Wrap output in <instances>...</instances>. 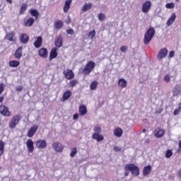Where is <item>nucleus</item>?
Wrapping results in <instances>:
<instances>
[{"label": "nucleus", "mask_w": 181, "mask_h": 181, "mask_svg": "<svg viewBox=\"0 0 181 181\" xmlns=\"http://www.w3.org/2000/svg\"><path fill=\"white\" fill-rule=\"evenodd\" d=\"M129 172H131L132 176H139L140 170L138 165L135 163H127L124 165V176L127 177L129 176Z\"/></svg>", "instance_id": "1"}, {"label": "nucleus", "mask_w": 181, "mask_h": 181, "mask_svg": "<svg viewBox=\"0 0 181 181\" xmlns=\"http://www.w3.org/2000/svg\"><path fill=\"white\" fill-rule=\"evenodd\" d=\"M156 33V31L155 30V28H153V27H150L144 34V45H149V43H151V41L153 39V36H155Z\"/></svg>", "instance_id": "2"}, {"label": "nucleus", "mask_w": 181, "mask_h": 181, "mask_svg": "<svg viewBox=\"0 0 181 181\" xmlns=\"http://www.w3.org/2000/svg\"><path fill=\"white\" fill-rule=\"evenodd\" d=\"M22 119V117H21V115H13L10 122H8V127L10 129H14V128H16V125L19 124L21 120Z\"/></svg>", "instance_id": "3"}, {"label": "nucleus", "mask_w": 181, "mask_h": 181, "mask_svg": "<svg viewBox=\"0 0 181 181\" xmlns=\"http://www.w3.org/2000/svg\"><path fill=\"white\" fill-rule=\"evenodd\" d=\"M95 69V62L93 61H88L83 68L82 73L86 76L90 74L93 70Z\"/></svg>", "instance_id": "4"}, {"label": "nucleus", "mask_w": 181, "mask_h": 181, "mask_svg": "<svg viewBox=\"0 0 181 181\" xmlns=\"http://www.w3.org/2000/svg\"><path fill=\"white\" fill-rule=\"evenodd\" d=\"M52 148L57 153H62L64 151V146L62 143L55 141L52 144Z\"/></svg>", "instance_id": "5"}, {"label": "nucleus", "mask_w": 181, "mask_h": 181, "mask_svg": "<svg viewBox=\"0 0 181 181\" xmlns=\"http://www.w3.org/2000/svg\"><path fill=\"white\" fill-rule=\"evenodd\" d=\"M0 114L4 117H11L12 112L9 111V108L5 105H0Z\"/></svg>", "instance_id": "6"}, {"label": "nucleus", "mask_w": 181, "mask_h": 181, "mask_svg": "<svg viewBox=\"0 0 181 181\" xmlns=\"http://www.w3.org/2000/svg\"><path fill=\"white\" fill-rule=\"evenodd\" d=\"M166 56H168V48H162L157 54V59L160 61L163 59H165Z\"/></svg>", "instance_id": "7"}, {"label": "nucleus", "mask_w": 181, "mask_h": 181, "mask_svg": "<svg viewBox=\"0 0 181 181\" xmlns=\"http://www.w3.org/2000/svg\"><path fill=\"white\" fill-rule=\"evenodd\" d=\"M63 74L66 80H73L74 78V72L71 69L64 70Z\"/></svg>", "instance_id": "8"}, {"label": "nucleus", "mask_w": 181, "mask_h": 181, "mask_svg": "<svg viewBox=\"0 0 181 181\" xmlns=\"http://www.w3.org/2000/svg\"><path fill=\"white\" fill-rule=\"evenodd\" d=\"M165 133L166 132L165 131V129L160 127H157L154 131V136L156 138H162Z\"/></svg>", "instance_id": "9"}, {"label": "nucleus", "mask_w": 181, "mask_h": 181, "mask_svg": "<svg viewBox=\"0 0 181 181\" xmlns=\"http://www.w3.org/2000/svg\"><path fill=\"white\" fill-rule=\"evenodd\" d=\"M37 129H39L38 125L31 127L27 133V136H28V138L33 137L35 136V134H36V132H37Z\"/></svg>", "instance_id": "10"}, {"label": "nucleus", "mask_w": 181, "mask_h": 181, "mask_svg": "<svg viewBox=\"0 0 181 181\" xmlns=\"http://www.w3.org/2000/svg\"><path fill=\"white\" fill-rule=\"evenodd\" d=\"M35 145L38 149H45L47 146V143L44 139H39L35 141Z\"/></svg>", "instance_id": "11"}, {"label": "nucleus", "mask_w": 181, "mask_h": 181, "mask_svg": "<svg viewBox=\"0 0 181 181\" xmlns=\"http://www.w3.org/2000/svg\"><path fill=\"white\" fill-rule=\"evenodd\" d=\"M151 6H152V3L150 1H146L142 5V12L143 13H148L149 10L151 9Z\"/></svg>", "instance_id": "12"}, {"label": "nucleus", "mask_w": 181, "mask_h": 181, "mask_svg": "<svg viewBox=\"0 0 181 181\" xmlns=\"http://www.w3.org/2000/svg\"><path fill=\"white\" fill-rule=\"evenodd\" d=\"M54 45L56 47L60 48L63 46V36L62 35H58L55 38Z\"/></svg>", "instance_id": "13"}, {"label": "nucleus", "mask_w": 181, "mask_h": 181, "mask_svg": "<svg viewBox=\"0 0 181 181\" xmlns=\"http://www.w3.org/2000/svg\"><path fill=\"white\" fill-rule=\"evenodd\" d=\"M6 40L8 42H15L16 37H15V31H10L5 36Z\"/></svg>", "instance_id": "14"}, {"label": "nucleus", "mask_w": 181, "mask_h": 181, "mask_svg": "<svg viewBox=\"0 0 181 181\" xmlns=\"http://www.w3.org/2000/svg\"><path fill=\"white\" fill-rule=\"evenodd\" d=\"M26 146L29 153H32L35 151V146L33 145V141L32 139H28L26 142Z\"/></svg>", "instance_id": "15"}, {"label": "nucleus", "mask_w": 181, "mask_h": 181, "mask_svg": "<svg viewBox=\"0 0 181 181\" xmlns=\"http://www.w3.org/2000/svg\"><path fill=\"white\" fill-rule=\"evenodd\" d=\"M22 47H19L15 52L14 53V57L17 60H21L22 59V56H23V54H22Z\"/></svg>", "instance_id": "16"}, {"label": "nucleus", "mask_w": 181, "mask_h": 181, "mask_svg": "<svg viewBox=\"0 0 181 181\" xmlns=\"http://www.w3.org/2000/svg\"><path fill=\"white\" fill-rule=\"evenodd\" d=\"M101 133H93L92 134V139L97 141V142H101L104 141V136L100 134Z\"/></svg>", "instance_id": "17"}, {"label": "nucleus", "mask_w": 181, "mask_h": 181, "mask_svg": "<svg viewBox=\"0 0 181 181\" xmlns=\"http://www.w3.org/2000/svg\"><path fill=\"white\" fill-rule=\"evenodd\" d=\"M38 54L40 57L46 59L49 54V52H47V49L46 48H40L38 51Z\"/></svg>", "instance_id": "18"}, {"label": "nucleus", "mask_w": 181, "mask_h": 181, "mask_svg": "<svg viewBox=\"0 0 181 181\" xmlns=\"http://www.w3.org/2000/svg\"><path fill=\"white\" fill-rule=\"evenodd\" d=\"M79 115L84 117L87 114V107L85 105H81L78 107Z\"/></svg>", "instance_id": "19"}, {"label": "nucleus", "mask_w": 181, "mask_h": 181, "mask_svg": "<svg viewBox=\"0 0 181 181\" xmlns=\"http://www.w3.org/2000/svg\"><path fill=\"white\" fill-rule=\"evenodd\" d=\"M63 26H64V23L62 20H57L54 23V29L57 30H59V29H62Z\"/></svg>", "instance_id": "20"}, {"label": "nucleus", "mask_w": 181, "mask_h": 181, "mask_svg": "<svg viewBox=\"0 0 181 181\" xmlns=\"http://www.w3.org/2000/svg\"><path fill=\"white\" fill-rule=\"evenodd\" d=\"M43 43V38L42 36H39L37 37V40L34 42L33 45L36 49H39L42 46Z\"/></svg>", "instance_id": "21"}, {"label": "nucleus", "mask_w": 181, "mask_h": 181, "mask_svg": "<svg viewBox=\"0 0 181 181\" xmlns=\"http://www.w3.org/2000/svg\"><path fill=\"white\" fill-rule=\"evenodd\" d=\"M181 93V88L180 86L176 85L173 90V97H177V95H180Z\"/></svg>", "instance_id": "22"}, {"label": "nucleus", "mask_w": 181, "mask_h": 181, "mask_svg": "<svg viewBox=\"0 0 181 181\" xmlns=\"http://www.w3.org/2000/svg\"><path fill=\"white\" fill-rule=\"evenodd\" d=\"M71 2H73V0H66L65 1V4L64 6V13H67V12H69V10L70 9V6L71 5Z\"/></svg>", "instance_id": "23"}, {"label": "nucleus", "mask_w": 181, "mask_h": 181, "mask_svg": "<svg viewBox=\"0 0 181 181\" xmlns=\"http://www.w3.org/2000/svg\"><path fill=\"white\" fill-rule=\"evenodd\" d=\"M152 172V166L147 165L145 166L143 169V176H148Z\"/></svg>", "instance_id": "24"}, {"label": "nucleus", "mask_w": 181, "mask_h": 181, "mask_svg": "<svg viewBox=\"0 0 181 181\" xmlns=\"http://www.w3.org/2000/svg\"><path fill=\"white\" fill-rule=\"evenodd\" d=\"M35 23V18H29L26 21L24 22L23 25L28 28H30Z\"/></svg>", "instance_id": "25"}, {"label": "nucleus", "mask_w": 181, "mask_h": 181, "mask_svg": "<svg viewBox=\"0 0 181 181\" xmlns=\"http://www.w3.org/2000/svg\"><path fill=\"white\" fill-rule=\"evenodd\" d=\"M175 21H176V14L175 13H173L171 16L167 21L166 25L168 26H170V25L173 24V22H175Z\"/></svg>", "instance_id": "26"}, {"label": "nucleus", "mask_w": 181, "mask_h": 181, "mask_svg": "<svg viewBox=\"0 0 181 181\" xmlns=\"http://www.w3.org/2000/svg\"><path fill=\"white\" fill-rule=\"evenodd\" d=\"M57 57V47H54L49 53V60H53Z\"/></svg>", "instance_id": "27"}, {"label": "nucleus", "mask_w": 181, "mask_h": 181, "mask_svg": "<svg viewBox=\"0 0 181 181\" xmlns=\"http://www.w3.org/2000/svg\"><path fill=\"white\" fill-rule=\"evenodd\" d=\"M20 40L21 43H23L25 45L28 43V42H29V36L25 33H22L20 37Z\"/></svg>", "instance_id": "28"}, {"label": "nucleus", "mask_w": 181, "mask_h": 181, "mask_svg": "<svg viewBox=\"0 0 181 181\" xmlns=\"http://www.w3.org/2000/svg\"><path fill=\"white\" fill-rule=\"evenodd\" d=\"M122 134H124V132L122 131V129H121V127H117L115 129L114 135H115L117 138H121V136H122Z\"/></svg>", "instance_id": "29"}, {"label": "nucleus", "mask_w": 181, "mask_h": 181, "mask_svg": "<svg viewBox=\"0 0 181 181\" xmlns=\"http://www.w3.org/2000/svg\"><path fill=\"white\" fill-rule=\"evenodd\" d=\"M71 97V91L70 90H66L64 93L62 98V101H67L69 98Z\"/></svg>", "instance_id": "30"}, {"label": "nucleus", "mask_w": 181, "mask_h": 181, "mask_svg": "<svg viewBox=\"0 0 181 181\" xmlns=\"http://www.w3.org/2000/svg\"><path fill=\"white\" fill-rule=\"evenodd\" d=\"M8 66L13 68L18 67V66H21V62L16 60H11L8 62Z\"/></svg>", "instance_id": "31"}, {"label": "nucleus", "mask_w": 181, "mask_h": 181, "mask_svg": "<svg viewBox=\"0 0 181 181\" xmlns=\"http://www.w3.org/2000/svg\"><path fill=\"white\" fill-rule=\"evenodd\" d=\"M28 10V4L25 3H23L21 8L18 14L19 15H24L25 12Z\"/></svg>", "instance_id": "32"}, {"label": "nucleus", "mask_w": 181, "mask_h": 181, "mask_svg": "<svg viewBox=\"0 0 181 181\" xmlns=\"http://www.w3.org/2000/svg\"><path fill=\"white\" fill-rule=\"evenodd\" d=\"M91 8H93V4L89 3L87 4L86 3L82 7V11L83 12H87V11H90V9H91Z\"/></svg>", "instance_id": "33"}, {"label": "nucleus", "mask_w": 181, "mask_h": 181, "mask_svg": "<svg viewBox=\"0 0 181 181\" xmlns=\"http://www.w3.org/2000/svg\"><path fill=\"white\" fill-rule=\"evenodd\" d=\"M31 16H34V18H35L36 21H37L38 18H39V11H37V10L36 9H31L29 11Z\"/></svg>", "instance_id": "34"}, {"label": "nucleus", "mask_w": 181, "mask_h": 181, "mask_svg": "<svg viewBox=\"0 0 181 181\" xmlns=\"http://www.w3.org/2000/svg\"><path fill=\"white\" fill-rule=\"evenodd\" d=\"M118 86L121 87V88H125L127 87V80L124 78L119 79Z\"/></svg>", "instance_id": "35"}, {"label": "nucleus", "mask_w": 181, "mask_h": 181, "mask_svg": "<svg viewBox=\"0 0 181 181\" xmlns=\"http://www.w3.org/2000/svg\"><path fill=\"white\" fill-rule=\"evenodd\" d=\"M4 151H5V143L2 141V140H0V156H2V155H4Z\"/></svg>", "instance_id": "36"}, {"label": "nucleus", "mask_w": 181, "mask_h": 181, "mask_svg": "<svg viewBox=\"0 0 181 181\" xmlns=\"http://www.w3.org/2000/svg\"><path fill=\"white\" fill-rule=\"evenodd\" d=\"M97 87H98V81H93L90 84V90H95L97 88Z\"/></svg>", "instance_id": "37"}, {"label": "nucleus", "mask_w": 181, "mask_h": 181, "mask_svg": "<svg viewBox=\"0 0 181 181\" xmlns=\"http://www.w3.org/2000/svg\"><path fill=\"white\" fill-rule=\"evenodd\" d=\"M94 134H101L103 132V129L99 125H96L93 128Z\"/></svg>", "instance_id": "38"}, {"label": "nucleus", "mask_w": 181, "mask_h": 181, "mask_svg": "<svg viewBox=\"0 0 181 181\" xmlns=\"http://www.w3.org/2000/svg\"><path fill=\"white\" fill-rule=\"evenodd\" d=\"M173 155V151H172L171 149H168L165 152V157L167 158V159L170 158V157Z\"/></svg>", "instance_id": "39"}, {"label": "nucleus", "mask_w": 181, "mask_h": 181, "mask_svg": "<svg viewBox=\"0 0 181 181\" xmlns=\"http://www.w3.org/2000/svg\"><path fill=\"white\" fill-rule=\"evenodd\" d=\"M76 155H77V148L74 147L71 149V153H70V156L71 158H74L76 156Z\"/></svg>", "instance_id": "40"}, {"label": "nucleus", "mask_w": 181, "mask_h": 181, "mask_svg": "<svg viewBox=\"0 0 181 181\" xmlns=\"http://www.w3.org/2000/svg\"><path fill=\"white\" fill-rule=\"evenodd\" d=\"M78 83V81L77 79H74L70 81L69 82V86L70 87H76V86H77V83Z\"/></svg>", "instance_id": "41"}, {"label": "nucleus", "mask_w": 181, "mask_h": 181, "mask_svg": "<svg viewBox=\"0 0 181 181\" xmlns=\"http://www.w3.org/2000/svg\"><path fill=\"white\" fill-rule=\"evenodd\" d=\"M95 30H93L92 31H90L88 34V37H90L91 39H94L95 37Z\"/></svg>", "instance_id": "42"}, {"label": "nucleus", "mask_w": 181, "mask_h": 181, "mask_svg": "<svg viewBox=\"0 0 181 181\" xmlns=\"http://www.w3.org/2000/svg\"><path fill=\"white\" fill-rule=\"evenodd\" d=\"M165 8H167V9H173V8H175V3L166 4Z\"/></svg>", "instance_id": "43"}, {"label": "nucleus", "mask_w": 181, "mask_h": 181, "mask_svg": "<svg viewBox=\"0 0 181 181\" xmlns=\"http://www.w3.org/2000/svg\"><path fill=\"white\" fill-rule=\"evenodd\" d=\"M98 19H99V21H100V22L104 21L105 20V14L100 13L98 15Z\"/></svg>", "instance_id": "44"}, {"label": "nucleus", "mask_w": 181, "mask_h": 181, "mask_svg": "<svg viewBox=\"0 0 181 181\" xmlns=\"http://www.w3.org/2000/svg\"><path fill=\"white\" fill-rule=\"evenodd\" d=\"M127 50H128V47L126 46V45H124V46H122L120 47V51L122 52V53H125L127 52Z\"/></svg>", "instance_id": "45"}, {"label": "nucleus", "mask_w": 181, "mask_h": 181, "mask_svg": "<svg viewBox=\"0 0 181 181\" xmlns=\"http://www.w3.org/2000/svg\"><path fill=\"white\" fill-rule=\"evenodd\" d=\"M164 81H165V83H169V81H170V75H165L164 77Z\"/></svg>", "instance_id": "46"}, {"label": "nucleus", "mask_w": 181, "mask_h": 181, "mask_svg": "<svg viewBox=\"0 0 181 181\" xmlns=\"http://www.w3.org/2000/svg\"><path fill=\"white\" fill-rule=\"evenodd\" d=\"M180 111H181V109H180V107H178L177 109H175V110H174L173 115H179V113L180 112Z\"/></svg>", "instance_id": "47"}, {"label": "nucleus", "mask_w": 181, "mask_h": 181, "mask_svg": "<svg viewBox=\"0 0 181 181\" xmlns=\"http://www.w3.org/2000/svg\"><path fill=\"white\" fill-rule=\"evenodd\" d=\"M4 90H5V87H4V83H0V95L4 93Z\"/></svg>", "instance_id": "48"}, {"label": "nucleus", "mask_w": 181, "mask_h": 181, "mask_svg": "<svg viewBox=\"0 0 181 181\" xmlns=\"http://www.w3.org/2000/svg\"><path fill=\"white\" fill-rule=\"evenodd\" d=\"M66 33L68 35H74V30H73L72 28L66 30Z\"/></svg>", "instance_id": "49"}, {"label": "nucleus", "mask_w": 181, "mask_h": 181, "mask_svg": "<svg viewBox=\"0 0 181 181\" xmlns=\"http://www.w3.org/2000/svg\"><path fill=\"white\" fill-rule=\"evenodd\" d=\"M175 57V51L170 52V54H168L169 59H172V57Z\"/></svg>", "instance_id": "50"}, {"label": "nucleus", "mask_w": 181, "mask_h": 181, "mask_svg": "<svg viewBox=\"0 0 181 181\" xmlns=\"http://www.w3.org/2000/svg\"><path fill=\"white\" fill-rule=\"evenodd\" d=\"M16 90V91H22L23 90V86H17Z\"/></svg>", "instance_id": "51"}, {"label": "nucleus", "mask_w": 181, "mask_h": 181, "mask_svg": "<svg viewBox=\"0 0 181 181\" xmlns=\"http://www.w3.org/2000/svg\"><path fill=\"white\" fill-rule=\"evenodd\" d=\"M113 150L115 151V152H119L121 151V148H119V147L118 146H115L113 148Z\"/></svg>", "instance_id": "52"}, {"label": "nucleus", "mask_w": 181, "mask_h": 181, "mask_svg": "<svg viewBox=\"0 0 181 181\" xmlns=\"http://www.w3.org/2000/svg\"><path fill=\"white\" fill-rule=\"evenodd\" d=\"M65 22L67 25H69V23H71V18H70V16L68 17Z\"/></svg>", "instance_id": "53"}, {"label": "nucleus", "mask_w": 181, "mask_h": 181, "mask_svg": "<svg viewBox=\"0 0 181 181\" xmlns=\"http://www.w3.org/2000/svg\"><path fill=\"white\" fill-rule=\"evenodd\" d=\"M74 119H78V114L76 113L73 116Z\"/></svg>", "instance_id": "54"}, {"label": "nucleus", "mask_w": 181, "mask_h": 181, "mask_svg": "<svg viewBox=\"0 0 181 181\" xmlns=\"http://www.w3.org/2000/svg\"><path fill=\"white\" fill-rule=\"evenodd\" d=\"M4 100H5V97L4 95L0 96V103H4Z\"/></svg>", "instance_id": "55"}, {"label": "nucleus", "mask_w": 181, "mask_h": 181, "mask_svg": "<svg viewBox=\"0 0 181 181\" xmlns=\"http://www.w3.org/2000/svg\"><path fill=\"white\" fill-rule=\"evenodd\" d=\"M177 177H179V179H181V170H180L177 173Z\"/></svg>", "instance_id": "56"}, {"label": "nucleus", "mask_w": 181, "mask_h": 181, "mask_svg": "<svg viewBox=\"0 0 181 181\" xmlns=\"http://www.w3.org/2000/svg\"><path fill=\"white\" fill-rule=\"evenodd\" d=\"M179 148L181 149V140L178 143Z\"/></svg>", "instance_id": "57"}, {"label": "nucleus", "mask_w": 181, "mask_h": 181, "mask_svg": "<svg viewBox=\"0 0 181 181\" xmlns=\"http://www.w3.org/2000/svg\"><path fill=\"white\" fill-rule=\"evenodd\" d=\"M6 2H8L10 4H12V0H6Z\"/></svg>", "instance_id": "58"}, {"label": "nucleus", "mask_w": 181, "mask_h": 181, "mask_svg": "<svg viewBox=\"0 0 181 181\" xmlns=\"http://www.w3.org/2000/svg\"><path fill=\"white\" fill-rule=\"evenodd\" d=\"M143 132H144V133L146 132V129H143Z\"/></svg>", "instance_id": "59"}, {"label": "nucleus", "mask_w": 181, "mask_h": 181, "mask_svg": "<svg viewBox=\"0 0 181 181\" xmlns=\"http://www.w3.org/2000/svg\"><path fill=\"white\" fill-rule=\"evenodd\" d=\"M179 107L181 109V103H179Z\"/></svg>", "instance_id": "60"}, {"label": "nucleus", "mask_w": 181, "mask_h": 181, "mask_svg": "<svg viewBox=\"0 0 181 181\" xmlns=\"http://www.w3.org/2000/svg\"><path fill=\"white\" fill-rule=\"evenodd\" d=\"M180 0H175L176 2H179Z\"/></svg>", "instance_id": "61"}, {"label": "nucleus", "mask_w": 181, "mask_h": 181, "mask_svg": "<svg viewBox=\"0 0 181 181\" xmlns=\"http://www.w3.org/2000/svg\"><path fill=\"white\" fill-rule=\"evenodd\" d=\"M177 152H180V149L178 148V149H177Z\"/></svg>", "instance_id": "62"}, {"label": "nucleus", "mask_w": 181, "mask_h": 181, "mask_svg": "<svg viewBox=\"0 0 181 181\" xmlns=\"http://www.w3.org/2000/svg\"><path fill=\"white\" fill-rule=\"evenodd\" d=\"M158 111H156V114H158Z\"/></svg>", "instance_id": "63"}, {"label": "nucleus", "mask_w": 181, "mask_h": 181, "mask_svg": "<svg viewBox=\"0 0 181 181\" xmlns=\"http://www.w3.org/2000/svg\"><path fill=\"white\" fill-rule=\"evenodd\" d=\"M1 165H0V170H1Z\"/></svg>", "instance_id": "64"}]
</instances>
